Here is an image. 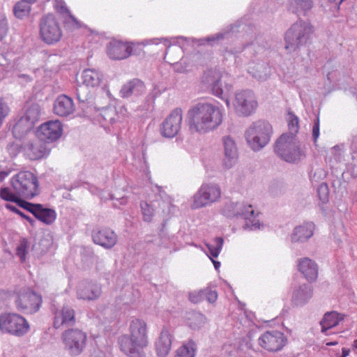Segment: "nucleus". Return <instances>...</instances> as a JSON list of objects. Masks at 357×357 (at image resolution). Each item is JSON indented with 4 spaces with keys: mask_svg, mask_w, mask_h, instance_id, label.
I'll return each instance as SVG.
<instances>
[{
    "mask_svg": "<svg viewBox=\"0 0 357 357\" xmlns=\"http://www.w3.org/2000/svg\"><path fill=\"white\" fill-rule=\"evenodd\" d=\"M100 296V291H77V297L86 301H94Z\"/></svg>",
    "mask_w": 357,
    "mask_h": 357,
    "instance_id": "a19ab883",
    "label": "nucleus"
},
{
    "mask_svg": "<svg viewBox=\"0 0 357 357\" xmlns=\"http://www.w3.org/2000/svg\"><path fill=\"white\" fill-rule=\"evenodd\" d=\"M223 142L225 157L229 160L236 159L237 158V149L234 141L230 137H225L223 139Z\"/></svg>",
    "mask_w": 357,
    "mask_h": 357,
    "instance_id": "473e14b6",
    "label": "nucleus"
},
{
    "mask_svg": "<svg viewBox=\"0 0 357 357\" xmlns=\"http://www.w3.org/2000/svg\"><path fill=\"white\" fill-rule=\"evenodd\" d=\"M230 90H231V86H229L228 91H230Z\"/></svg>",
    "mask_w": 357,
    "mask_h": 357,
    "instance_id": "680f3d73",
    "label": "nucleus"
},
{
    "mask_svg": "<svg viewBox=\"0 0 357 357\" xmlns=\"http://www.w3.org/2000/svg\"><path fill=\"white\" fill-rule=\"evenodd\" d=\"M18 215H20L22 218H24V219L27 220L29 222H31V223H32V222H33V220H32L30 217H29V216L26 215H25L24 213H22V211H20V213Z\"/></svg>",
    "mask_w": 357,
    "mask_h": 357,
    "instance_id": "3c124183",
    "label": "nucleus"
},
{
    "mask_svg": "<svg viewBox=\"0 0 357 357\" xmlns=\"http://www.w3.org/2000/svg\"><path fill=\"white\" fill-rule=\"evenodd\" d=\"M181 47L178 45H170L167 47L165 56V59L171 64L177 62L181 56Z\"/></svg>",
    "mask_w": 357,
    "mask_h": 357,
    "instance_id": "f704fd0d",
    "label": "nucleus"
},
{
    "mask_svg": "<svg viewBox=\"0 0 357 357\" xmlns=\"http://www.w3.org/2000/svg\"><path fill=\"white\" fill-rule=\"evenodd\" d=\"M132 52V44L113 39L107 45V53L114 60L124 59L130 56Z\"/></svg>",
    "mask_w": 357,
    "mask_h": 357,
    "instance_id": "dca6fc26",
    "label": "nucleus"
},
{
    "mask_svg": "<svg viewBox=\"0 0 357 357\" xmlns=\"http://www.w3.org/2000/svg\"><path fill=\"white\" fill-rule=\"evenodd\" d=\"M26 154L30 160L41 159L50 153V150L43 140H35L29 142L25 148Z\"/></svg>",
    "mask_w": 357,
    "mask_h": 357,
    "instance_id": "b1692460",
    "label": "nucleus"
},
{
    "mask_svg": "<svg viewBox=\"0 0 357 357\" xmlns=\"http://www.w3.org/2000/svg\"><path fill=\"white\" fill-rule=\"evenodd\" d=\"M8 174L9 173L6 172H0V181H3L6 178V177L8 176Z\"/></svg>",
    "mask_w": 357,
    "mask_h": 357,
    "instance_id": "864d4df0",
    "label": "nucleus"
},
{
    "mask_svg": "<svg viewBox=\"0 0 357 357\" xmlns=\"http://www.w3.org/2000/svg\"><path fill=\"white\" fill-rule=\"evenodd\" d=\"M204 77L208 82H212V93L217 97L222 98L223 89L220 87V76L218 73L213 70H208L205 73Z\"/></svg>",
    "mask_w": 357,
    "mask_h": 357,
    "instance_id": "cd10ccee",
    "label": "nucleus"
},
{
    "mask_svg": "<svg viewBox=\"0 0 357 357\" xmlns=\"http://www.w3.org/2000/svg\"><path fill=\"white\" fill-rule=\"evenodd\" d=\"M0 330L4 333L21 337L29 330L28 321L17 314H4L0 316Z\"/></svg>",
    "mask_w": 357,
    "mask_h": 357,
    "instance_id": "6e6552de",
    "label": "nucleus"
},
{
    "mask_svg": "<svg viewBox=\"0 0 357 357\" xmlns=\"http://www.w3.org/2000/svg\"><path fill=\"white\" fill-rule=\"evenodd\" d=\"M221 196V190L215 183L203 184L194 195L193 208H199L218 201Z\"/></svg>",
    "mask_w": 357,
    "mask_h": 357,
    "instance_id": "9b49d317",
    "label": "nucleus"
},
{
    "mask_svg": "<svg viewBox=\"0 0 357 357\" xmlns=\"http://www.w3.org/2000/svg\"><path fill=\"white\" fill-rule=\"evenodd\" d=\"M349 349H347V348H342V356L341 357H347V356H349Z\"/></svg>",
    "mask_w": 357,
    "mask_h": 357,
    "instance_id": "603ef678",
    "label": "nucleus"
},
{
    "mask_svg": "<svg viewBox=\"0 0 357 357\" xmlns=\"http://www.w3.org/2000/svg\"><path fill=\"white\" fill-rule=\"evenodd\" d=\"M141 208L144 217V220L150 222L153 216V208L147 202H142Z\"/></svg>",
    "mask_w": 357,
    "mask_h": 357,
    "instance_id": "37998d69",
    "label": "nucleus"
},
{
    "mask_svg": "<svg viewBox=\"0 0 357 357\" xmlns=\"http://www.w3.org/2000/svg\"><path fill=\"white\" fill-rule=\"evenodd\" d=\"M35 217L46 225H51L55 221L56 213L54 210L43 208L40 204Z\"/></svg>",
    "mask_w": 357,
    "mask_h": 357,
    "instance_id": "c756f323",
    "label": "nucleus"
},
{
    "mask_svg": "<svg viewBox=\"0 0 357 357\" xmlns=\"http://www.w3.org/2000/svg\"><path fill=\"white\" fill-rule=\"evenodd\" d=\"M11 188L0 189V197L9 202V197L14 195L17 199H31L39 194V183L37 176L30 171H20L10 180Z\"/></svg>",
    "mask_w": 357,
    "mask_h": 357,
    "instance_id": "7ed1b4c3",
    "label": "nucleus"
},
{
    "mask_svg": "<svg viewBox=\"0 0 357 357\" xmlns=\"http://www.w3.org/2000/svg\"><path fill=\"white\" fill-rule=\"evenodd\" d=\"M205 291H190L189 299L193 303H197L201 302L204 296V294Z\"/></svg>",
    "mask_w": 357,
    "mask_h": 357,
    "instance_id": "a18cd8bd",
    "label": "nucleus"
},
{
    "mask_svg": "<svg viewBox=\"0 0 357 357\" xmlns=\"http://www.w3.org/2000/svg\"><path fill=\"white\" fill-rule=\"evenodd\" d=\"M64 349L73 356L81 354L86 345L87 335L78 328L66 330L61 335Z\"/></svg>",
    "mask_w": 357,
    "mask_h": 357,
    "instance_id": "423d86ee",
    "label": "nucleus"
},
{
    "mask_svg": "<svg viewBox=\"0 0 357 357\" xmlns=\"http://www.w3.org/2000/svg\"><path fill=\"white\" fill-rule=\"evenodd\" d=\"M231 165H232L231 162H230L229 164H228L227 165L229 167V166H231Z\"/></svg>",
    "mask_w": 357,
    "mask_h": 357,
    "instance_id": "13d9d810",
    "label": "nucleus"
},
{
    "mask_svg": "<svg viewBox=\"0 0 357 357\" xmlns=\"http://www.w3.org/2000/svg\"><path fill=\"white\" fill-rule=\"evenodd\" d=\"M30 12V6L26 1H20L14 7V13L17 18H23Z\"/></svg>",
    "mask_w": 357,
    "mask_h": 357,
    "instance_id": "e433bc0d",
    "label": "nucleus"
},
{
    "mask_svg": "<svg viewBox=\"0 0 357 357\" xmlns=\"http://www.w3.org/2000/svg\"><path fill=\"white\" fill-rule=\"evenodd\" d=\"M215 245L207 244L206 246L209 250V252L211 257L215 258L218 257L223 245V239L221 237H217L214 240Z\"/></svg>",
    "mask_w": 357,
    "mask_h": 357,
    "instance_id": "58836bf2",
    "label": "nucleus"
},
{
    "mask_svg": "<svg viewBox=\"0 0 357 357\" xmlns=\"http://www.w3.org/2000/svg\"><path fill=\"white\" fill-rule=\"evenodd\" d=\"M344 1V0H340L339 3L340 4V3H341L342 1Z\"/></svg>",
    "mask_w": 357,
    "mask_h": 357,
    "instance_id": "bf43d9fd",
    "label": "nucleus"
},
{
    "mask_svg": "<svg viewBox=\"0 0 357 357\" xmlns=\"http://www.w3.org/2000/svg\"><path fill=\"white\" fill-rule=\"evenodd\" d=\"M8 23L6 17L0 15V42L8 35Z\"/></svg>",
    "mask_w": 357,
    "mask_h": 357,
    "instance_id": "c03bdc74",
    "label": "nucleus"
},
{
    "mask_svg": "<svg viewBox=\"0 0 357 357\" xmlns=\"http://www.w3.org/2000/svg\"><path fill=\"white\" fill-rule=\"evenodd\" d=\"M321 190L326 191L325 195L323 197H321L322 201L324 202L328 200L327 185L326 184L321 185L318 189V192L320 193Z\"/></svg>",
    "mask_w": 357,
    "mask_h": 357,
    "instance_id": "09e8293b",
    "label": "nucleus"
},
{
    "mask_svg": "<svg viewBox=\"0 0 357 357\" xmlns=\"http://www.w3.org/2000/svg\"><path fill=\"white\" fill-rule=\"evenodd\" d=\"M246 220L245 226L248 228H258L259 227V221L257 219V213H255L252 205L244 206L240 213Z\"/></svg>",
    "mask_w": 357,
    "mask_h": 357,
    "instance_id": "c85d7f7f",
    "label": "nucleus"
},
{
    "mask_svg": "<svg viewBox=\"0 0 357 357\" xmlns=\"http://www.w3.org/2000/svg\"><path fill=\"white\" fill-rule=\"evenodd\" d=\"M40 33L43 40L47 44H54L61 40L62 31L54 15L48 14L41 20Z\"/></svg>",
    "mask_w": 357,
    "mask_h": 357,
    "instance_id": "1a4fd4ad",
    "label": "nucleus"
},
{
    "mask_svg": "<svg viewBox=\"0 0 357 357\" xmlns=\"http://www.w3.org/2000/svg\"><path fill=\"white\" fill-rule=\"evenodd\" d=\"M10 112V107L3 98H0V128Z\"/></svg>",
    "mask_w": 357,
    "mask_h": 357,
    "instance_id": "79ce46f5",
    "label": "nucleus"
},
{
    "mask_svg": "<svg viewBox=\"0 0 357 357\" xmlns=\"http://www.w3.org/2000/svg\"><path fill=\"white\" fill-rule=\"evenodd\" d=\"M197 346L193 340L183 343L176 351L174 357H195Z\"/></svg>",
    "mask_w": 357,
    "mask_h": 357,
    "instance_id": "7c9ffc66",
    "label": "nucleus"
},
{
    "mask_svg": "<svg viewBox=\"0 0 357 357\" xmlns=\"http://www.w3.org/2000/svg\"><path fill=\"white\" fill-rule=\"evenodd\" d=\"M298 270L303 278L310 283L315 282L319 276V266L308 257L301 258L298 260Z\"/></svg>",
    "mask_w": 357,
    "mask_h": 357,
    "instance_id": "a211bd4d",
    "label": "nucleus"
},
{
    "mask_svg": "<svg viewBox=\"0 0 357 357\" xmlns=\"http://www.w3.org/2000/svg\"><path fill=\"white\" fill-rule=\"evenodd\" d=\"M353 346H354V347L357 349V339L356 340H354Z\"/></svg>",
    "mask_w": 357,
    "mask_h": 357,
    "instance_id": "4d7b16f0",
    "label": "nucleus"
},
{
    "mask_svg": "<svg viewBox=\"0 0 357 357\" xmlns=\"http://www.w3.org/2000/svg\"><path fill=\"white\" fill-rule=\"evenodd\" d=\"M313 235V225L312 224H305L294 229L291 236L294 242L303 241Z\"/></svg>",
    "mask_w": 357,
    "mask_h": 357,
    "instance_id": "bb28decb",
    "label": "nucleus"
},
{
    "mask_svg": "<svg viewBox=\"0 0 357 357\" xmlns=\"http://www.w3.org/2000/svg\"><path fill=\"white\" fill-rule=\"evenodd\" d=\"M92 238L96 244L107 249L112 248L117 243V235L107 227L93 231Z\"/></svg>",
    "mask_w": 357,
    "mask_h": 357,
    "instance_id": "6ab92c4d",
    "label": "nucleus"
},
{
    "mask_svg": "<svg viewBox=\"0 0 357 357\" xmlns=\"http://www.w3.org/2000/svg\"><path fill=\"white\" fill-rule=\"evenodd\" d=\"M337 344H338V342L337 341H334V342H328L326 344L327 346H335V345H337Z\"/></svg>",
    "mask_w": 357,
    "mask_h": 357,
    "instance_id": "6e6d98bb",
    "label": "nucleus"
},
{
    "mask_svg": "<svg viewBox=\"0 0 357 357\" xmlns=\"http://www.w3.org/2000/svg\"><path fill=\"white\" fill-rule=\"evenodd\" d=\"M63 134V125L59 120L48 121L42 123L38 129L40 139L51 143L59 139Z\"/></svg>",
    "mask_w": 357,
    "mask_h": 357,
    "instance_id": "4468645a",
    "label": "nucleus"
},
{
    "mask_svg": "<svg viewBox=\"0 0 357 357\" xmlns=\"http://www.w3.org/2000/svg\"><path fill=\"white\" fill-rule=\"evenodd\" d=\"M344 319V314L336 311L326 312L319 321L321 326V333L325 335H329L328 331L337 326L340 321Z\"/></svg>",
    "mask_w": 357,
    "mask_h": 357,
    "instance_id": "5701e85b",
    "label": "nucleus"
},
{
    "mask_svg": "<svg viewBox=\"0 0 357 357\" xmlns=\"http://www.w3.org/2000/svg\"><path fill=\"white\" fill-rule=\"evenodd\" d=\"M40 107L37 103H27L24 114L13 126V132L16 137H20L34 126L39 120Z\"/></svg>",
    "mask_w": 357,
    "mask_h": 357,
    "instance_id": "0eeeda50",
    "label": "nucleus"
},
{
    "mask_svg": "<svg viewBox=\"0 0 357 357\" xmlns=\"http://www.w3.org/2000/svg\"><path fill=\"white\" fill-rule=\"evenodd\" d=\"M288 128L289 134L288 135H293L296 137L299 130L298 119L294 114H289L288 118Z\"/></svg>",
    "mask_w": 357,
    "mask_h": 357,
    "instance_id": "ea45409f",
    "label": "nucleus"
},
{
    "mask_svg": "<svg viewBox=\"0 0 357 357\" xmlns=\"http://www.w3.org/2000/svg\"><path fill=\"white\" fill-rule=\"evenodd\" d=\"M29 249V241L26 238H21L16 248V255L22 262H24Z\"/></svg>",
    "mask_w": 357,
    "mask_h": 357,
    "instance_id": "4c0bfd02",
    "label": "nucleus"
},
{
    "mask_svg": "<svg viewBox=\"0 0 357 357\" xmlns=\"http://www.w3.org/2000/svg\"><path fill=\"white\" fill-rule=\"evenodd\" d=\"M145 89L144 83L139 79H133L123 86L120 91L121 96L128 98L132 94L139 95Z\"/></svg>",
    "mask_w": 357,
    "mask_h": 357,
    "instance_id": "393cba45",
    "label": "nucleus"
},
{
    "mask_svg": "<svg viewBox=\"0 0 357 357\" xmlns=\"http://www.w3.org/2000/svg\"><path fill=\"white\" fill-rule=\"evenodd\" d=\"M213 264L214 265L215 268L217 270L220 266V263L219 261H215L212 259Z\"/></svg>",
    "mask_w": 357,
    "mask_h": 357,
    "instance_id": "5fc2aeb1",
    "label": "nucleus"
},
{
    "mask_svg": "<svg viewBox=\"0 0 357 357\" xmlns=\"http://www.w3.org/2000/svg\"><path fill=\"white\" fill-rule=\"evenodd\" d=\"M75 323V311L68 306H64L54 314V327L59 328L62 326H70Z\"/></svg>",
    "mask_w": 357,
    "mask_h": 357,
    "instance_id": "4be33fe9",
    "label": "nucleus"
},
{
    "mask_svg": "<svg viewBox=\"0 0 357 357\" xmlns=\"http://www.w3.org/2000/svg\"><path fill=\"white\" fill-rule=\"evenodd\" d=\"M275 151L283 160L296 162L303 158L305 151L300 142L293 135H282L275 142Z\"/></svg>",
    "mask_w": 357,
    "mask_h": 357,
    "instance_id": "20e7f679",
    "label": "nucleus"
},
{
    "mask_svg": "<svg viewBox=\"0 0 357 357\" xmlns=\"http://www.w3.org/2000/svg\"><path fill=\"white\" fill-rule=\"evenodd\" d=\"M70 17L73 19V20H75V19L74 17H73L72 16H70Z\"/></svg>",
    "mask_w": 357,
    "mask_h": 357,
    "instance_id": "052dcab7",
    "label": "nucleus"
},
{
    "mask_svg": "<svg viewBox=\"0 0 357 357\" xmlns=\"http://www.w3.org/2000/svg\"><path fill=\"white\" fill-rule=\"evenodd\" d=\"M307 27L302 22L295 23L286 33L285 40L286 45L285 48L295 49L298 47L301 43L302 38L307 33Z\"/></svg>",
    "mask_w": 357,
    "mask_h": 357,
    "instance_id": "f3484780",
    "label": "nucleus"
},
{
    "mask_svg": "<svg viewBox=\"0 0 357 357\" xmlns=\"http://www.w3.org/2000/svg\"><path fill=\"white\" fill-rule=\"evenodd\" d=\"M42 303L43 298L39 291H18L15 299L17 309L24 314L37 312Z\"/></svg>",
    "mask_w": 357,
    "mask_h": 357,
    "instance_id": "9d476101",
    "label": "nucleus"
},
{
    "mask_svg": "<svg viewBox=\"0 0 357 357\" xmlns=\"http://www.w3.org/2000/svg\"><path fill=\"white\" fill-rule=\"evenodd\" d=\"M224 109L218 104L199 102L188 111L187 120L192 132L206 133L218 128L222 123Z\"/></svg>",
    "mask_w": 357,
    "mask_h": 357,
    "instance_id": "f257e3e1",
    "label": "nucleus"
},
{
    "mask_svg": "<svg viewBox=\"0 0 357 357\" xmlns=\"http://www.w3.org/2000/svg\"><path fill=\"white\" fill-rule=\"evenodd\" d=\"M6 208L17 214H19L20 213V211L13 205L7 204L6 205Z\"/></svg>",
    "mask_w": 357,
    "mask_h": 357,
    "instance_id": "8fccbe9b",
    "label": "nucleus"
},
{
    "mask_svg": "<svg viewBox=\"0 0 357 357\" xmlns=\"http://www.w3.org/2000/svg\"><path fill=\"white\" fill-rule=\"evenodd\" d=\"M9 202L16 203L18 206L20 207L27 210L30 213H31L34 216L36 215V211H38L39 207L40 204H33L29 203L27 202H25L22 198L21 199H17V197L14 195H11L8 198Z\"/></svg>",
    "mask_w": 357,
    "mask_h": 357,
    "instance_id": "72a5a7b5",
    "label": "nucleus"
},
{
    "mask_svg": "<svg viewBox=\"0 0 357 357\" xmlns=\"http://www.w3.org/2000/svg\"><path fill=\"white\" fill-rule=\"evenodd\" d=\"M312 291H294L292 304L295 306L303 305L312 298Z\"/></svg>",
    "mask_w": 357,
    "mask_h": 357,
    "instance_id": "c9c22d12",
    "label": "nucleus"
},
{
    "mask_svg": "<svg viewBox=\"0 0 357 357\" xmlns=\"http://www.w3.org/2000/svg\"><path fill=\"white\" fill-rule=\"evenodd\" d=\"M53 110L57 116H68L75 112V106L71 98L61 94L54 100Z\"/></svg>",
    "mask_w": 357,
    "mask_h": 357,
    "instance_id": "aec40b11",
    "label": "nucleus"
},
{
    "mask_svg": "<svg viewBox=\"0 0 357 357\" xmlns=\"http://www.w3.org/2000/svg\"><path fill=\"white\" fill-rule=\"evenodd\" d=\"M319 136V119H317L312 128V137L314 141L317 142Z\"/></svg>",
    "mask_w": 357,
    "mask_h": 357,
    "instance_id": "de8ad7c7",
    "label": "nucleus"
},
{
    "mask_svg": "<svg viewBox=\"0 0 357 357\" xmlns=\"http://www.w3.org/2000/svg\"><path fill=\"white\" fill-rule=\"evenodd\" d=\"M204 296L206 298L208 303H213L217 300L218 294L217 291H205Z\"/></svg>",
    "mask_w": 357,
    "mask_h": 357,
    "instance_id": "49530a36",
    "label": "nucleus"
},
{
    "mask_svg": "<svg viewBox=\"0 0 357 357\" xmlns=\"http://www.w3.org/2000/svg\"><path fill=\"white\" fill-rule=\"evenodd\" d=\"M234 106L236 112L243 116H250L257 107L254 93L249 90H243L236 93Z\"/></svg>",
    "mask_w": 357,
    "mask_h": 357,
    "instance_id": "f8f14e48",
    "label": "nucleus"
},
{
    "mask_svg": "<svg viewBox=\"0 0 357 357\" xmlns=\"http://www.w3.org/2000/svg\"><path fill=\"white\" fill-rule=\"evenodd\" d=\"M183 119L181 109H174L161 126V134L165 137H174L179 132Z\"/></svg>",
    "mask_w": 357,
    "mask_h": 357,
    "instance_id": "2eb2a0df",
    "label": "nucleus"
},
{
    "mask_svg": "<svg viewBox=\"0 0 357 357\" xmlns=\"http://www.w3.org/2000/svg\"><path fill=\"white\" fill-rule=\"evenodd\" d=\"M129 332L119 337L120 349L129 357H144L143 349L149 344L146 323L139 319L132 320Z\"/></svg>",
    "mask_w": 357,
    "mask_h": 357,
    "instance_id": "f03ea898",
    "label": "nucleus"
},
{
    "mask_svg": "<svg viewBox=\"0 0 357 357\" xmlns=\"http://www.w3.org/2000/svg\"><path fill=\"white\" fill-rule=\"evenodd\" d=\"M172 333L170 330L164 327L157 339L155 345L157 354L159 357H166L172 347Z\"/></svg>",
    "mask_w": 357,
    "mask_h": 357,
    "instance_id": "412c9836",
    "label": "nucleus"
},
{
    "mask_svg": "<svg viewBox=\"0 0 357 357\" xmlns=\"http://www.w3.org/2000/svg\"><path fill=\"white\" fill-rule=\"evenodd\" d=\"M287 343L284 333L278 331H266L259 338V344L269 351L281 350Z\"/></svg>",
    "mask_w": 357,
    "mask_h": 357,
    "instance_id": "ddd939ff",
    "label": "nucleus"
},
{
    "mask_svg": "<svg viewBox=\"0 0 357 357\" xmlns=\"http://www.w3.org/2000/svg\"><path fill=\"white\" fill-rule=\"evenodd\" d=\"M83 84L87 86L95 87L99 86L102 78L101 73L95 69H86L82 73Z\"/></svg>",
    "mask_w": 357,
    "mask_h": 357,
    "instance_id": "a878e982",
    "label": "nucleus"
},
{
    "mask_svg": "<svg viewBox=\"0 0 357 357\" xmlns=\"http://www.w3.org/2000/svg\"><path fill=\"white\" fill-rule=\"evenodd\" d=\"M312 7V1L310 0H292L289 3V10L295 13H305Z\"/></svg>",
    "mask_w": 357,
    "mask_h": 357,
    "instance_id": "2f4dec72",
    "label": "nucleus"
},
{
    "mask_svg": "<svg viewBox=\"0 0 357 357\" xmlns=\"http://www.w3.org/2000/svg\"><path fill=\"white\" fill-rule=\"evenodd\" d=\"M272 127L266 121L255 122L246 131L245 137L252 149L258 150L265 146L270 141Z\"/></svg>",
    "mask_w": 357,
    "mask_h": 357,
    "instance_id": "39448f33",
    "label": "nucleus"
}]
</instances>
